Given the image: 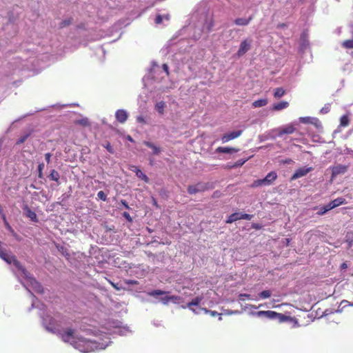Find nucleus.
<instances>
[{"mask_svg":"<svg viewBox=\"0 0 353 353\" xmlns=\"http://www.w3.org/2000/svg\"><path fill=\"white\" fill-rule=\"evenodd\" d=\"M163 19L168 21L169 15H161V14L157 15L155 18V23L157 24H160L163 21Z\"/></svg>","mask_w":353,"mask_h":353,"instance_id":"nucleus-36","label":"nucleus"},{"mask_svg":"<svg viewBox=\"0 0 353 353\" xmlns=\"http://www.w3.org/2000/svg\"><path fill=\"white\" fill-rule=\"evenodd\" d=\"M165 106V103L163 101H159L155 105V110L159 113L163 114L164 111V108Z\"/></svg>","mask_w":353,"mask_h":353,"instance_id":"nucleus-29","label":"nucleus"},{"mask_svg":"<svg viewBox=\"0 0 353 353\" xmlns=\"http://www.w3.org/2000/svg\"><path fill=\"white\" fill-rule=\"evenodd\" d=\"M240 150L232 147H222V154H234L238 152Z\"/></svg>","mask_w":353,"mask_h":353,"instance_id":"nucleus-25","label":"nucleus"},{"mask_svg":"<svg viewBox=\"0 0 353 353\" xmlns=\"http://www.w3.org/2000/svg\"><path fill=\"white\" fill-rule=\"evenodd\" d=\"M0 258L2 259L6 263L10 264L12 260V256L9 254L6 250H3L0 247Z\"/></svg>","mask_w":353,"mask_h":353,"instance_id":"nucleus-15","label":"nucleus"},{"mask_svg":"<svg viewBox=\"0 0 353 353\" xmlns=\"http://www.w3.org/2000/svg\"><path fill=\"white\" fill-rule=\"evenodd\" d=\"M210 188V185L208 183L199 182L196 184L189 185L188 192L190 194H195L196 193L203 192Z\"/></svg>","mask_w":353,"mask_h":353,"instance_id":"nucleus-6","label":"nucleus"},{"mask_svg":"<svg viewBox=\"0 0 353 353\" xmlns=\"http://www.w3.org/2000/svg\"><path fill=\"white\" fill-rule=\"evenodd\" d=\"M48 178L50 180L56 181L57 183H59V179H60V174L57 170L53 169L50 171V173L48 175Z\"/></svg>","mask_w":353,"mask_h":353,"instance_id":"nucleus-20","label":"nucleus"},{"mask_svg":"<svg viewBox=\"0 0 353 353\" xmlns=\"http://www.w3.org/2000/svg\"><path fill=\"white\" fill-rule=\"evenodd\" d=\"M191 23L189 28H194V34L192 36L194 40L200 39L204 30H211L213 27L212 17L205 6H202L195 10L191 16Z\"/></svg>","mask_w":353,"mask_h":353,"instance_id":"nucleus-1","label":"nucleus"},{"mask_svg":"<svg viewBox=\"0 0 353 353\" xmlns=\"http://www.w3.org/2000/svg\"><path fill=\"white\" fill-rule=\"evenodd\" d=\"M70 23H71L70 19L64 20V21H63L60 23V27H61V28L65 27V26H68L69 24H70Z\"/></svg>","mask_w":353,"mask_h":353,"instance_id":"nucleus-47","label":"nucleus"},{"mask_svg":"<svg viewBox=\"0 0 353 353\" xmlns=\"http://www.w3.org/2000/svg\"><path fill=\"white\" fill-rule=\"evenodd\" d=\"M128 283L134 284V283H137V281H130V282H128Z\"/></svg>","mask_w":353,"mask_h":353,"instance_id":"nucleus-62","label":"nucleus"},{"mask_svg":"<svg viewBox=\"0 0 353 353\" xmlns=\"http://www.w3.org/2000/svg\"><path fill=\"white\" fill-rule=\"evenodd\" d=\"M123 216L125 217L129 222H131L132 221V219L130 216V214L127 212H124L123 213Z\"/></svg>","mask_w":353,"mask_h":353,"instance_id":"nucleus-50","label":"nucleus"},{"mask_svg":"<svg viewBox=\"0 0 353 353\" xmlns=\"http://www.w3.org/2000/svg\"><path fill=\"white\" fill-rule=\"evenodd\" d=\"M179 299L180 297L177 296H165L161 297L160 300L164 305H167L170 301H176Z\"/></svg>","mask_w":353,"mask_h":353,"instance_id":"nucleus-19","label":"nucleus"},{"mask_svg":"<svg viewBox=\"0 0 353 353\" xmlns=\"http://www.w3.org/2000/svg\"><path fill=\"white\" fill-rule=\"evenodd\" d=\"M115 117L119 123H123L126 121L128 117V114L126 110L120 109L115 113Z\"/></svg>","mask_w":353,"mask_h":353,"instance_id":"nucleus-10","label":"nucleus"},{"mask_svg":"<svg viewBox=\"0 0 353 353\" xmlns=\"http://www.w3.org/2000/svg\"><path fill=\"white\" fill-rule=\"evenodd\" d=\"M52 154L50 152H48L45 154V159L47 162V163H49L50 162Z\"/></svg>","mask_w":353,"mask_h":353,"instance_id":"nucleus-52","label":"nucleus"},{"mask_svg":"<svg viewBox=\"0 0 353 353\" xmlns=\"http://www.w3.org/2000/svg\"><path fill=\"white\" fill-rule=\"evenodd\" d=\"M110 154H114V150L113 149L112 146L111 145V144L110 143V142L107 141L105 143H104L103 145H102Z\"/></svg>","mask_w":353,"mask_h":353,"instance_id":"nucleus-38","label":"nucleus"},{"mask_svg":"<svg viewBox=\"0 0 353 353\" xmlns=\"http://www.w3.org/2000/svg\"><path fill=\"white\" fill-rule=\"evenodd\" d=\"M272 293L270 290H263L259 294L261 299H267L271 296Z\"/></svg>","mask_w":353,"mask_h":353,"instance_id":"nucleus-39","label":"nucleus"},{"mask_svg":"<svg viewBox=\"0 0 353 353\" xmlns=\"http://www.w3.org/2000/svg\"><path fill=\"white\" fill-rule=\"evenodd\" d=\"M341 304H345L344 307L346 306V305L353 306V303H351L350 302H349V301H347L346 300H343L341 302Z\"/></svg>","mask_w":353,"mask_h":353,"instance_id":"nucleus-55","label":"nucleus"},{"mask_svg":"<svg viewBox=\"0 0 353 353\" xmlns=\"http://www.w3.org/2000/svg\"><path fill=\"white\" fill-rule=\"evenodd\" d=\"M77 123L82 125L83 126H87L89 125V121L88 118H83L80 120H78Z\"/></svg>","mask_w":353,"mask_h":353,"instance_id":"nucleus-44","label":"nucleus"},{"mask_svg":"<svg viewBox=\"0 0 353 353\" xmlns=\"http://www.w3.org/2000/svg\"><path fill=\"white\" fill-rule=\"evenodd\" d=\"M137 121L138 123H143V124H145V123H146V121H145V120L144 117H143V116H141V115L138 116V117H137Z\"/></svg>","mask_w":353,"mask_h":353,"instance_id":"nucleus-49","label":"nucleus"},{"mask_svg":"<svg viewBox=\"0 0 353 353\" xmlns=\"http://www.w3.org/2000/svg\"><path fill=\"white\" fill-rule=\"evenodd\" d=\"M143 144L147 147L151 148L152 150V154L154 155H158L161 152V150L159 147L157 146L155 144L150 141H143Z\"/></svg>","mask_w":353,"mask_h":353,"instance_id":"nucleus-14","label":"nucleus"},{"mask_svg":"<svg viewBox=\"0 0 353 353\" xmlns=\"http://www.w3.org/2000/svg\"><path fill=\"white\" fill-rule=\"evenodd\" d=\"M201 297H195L194 299H193L192 300V301H190V303H188V307L191 310H192L194 312H195V310H194V308L192 307L193 306H197L199 305V303H201Z\"/></svg>","mask_w":353,"mask_h":353,"instance_id":"nucleus-21","label":"nucleus"},{"mask_svg":"<svg viewBox=\"0 0 353 353\" xmlns=\"http://www.w3.org/2000/svg\"><path fill=\"white\" fill-rule=\"evenodd\" d=\"M238 220H241L240 212H234L229 216L226 223H231Z\"/></svg>","mask_w":353,"mask_h":353,"instance_id":"nucleus-22","label":"nucleus"},{"mask_svg":"<svg viewBox=\"0 0 353 353\" xmlns=\"http://www.w3.org/2000/svg\"><path fill=\"white\" fill-rule=\"evenodd\" d=\"M121 203L124 206L125 209H130V207L126 201L122 199L121 200Z\"/></svg>","mask_w":353,"mask_h":353,"instance_id":"nucleus-54","label":"nucleus"},{"mask_svg":"<svg viewBox=\"0 0 353 353\" xmlns=\"http://www.w3.org/2000/svg\"><path fill=\"white\" fill-rule=\"evenodd\" d=\"M312 118L307 117H301L300 121L302 123H313V121H312Z\"/></svg>","mask_w":353,"mask_h":353,"instance_id":"nucleus-45","label":"nucleus"},{"mask_svg":"<svg viewBox=\"0 0 353 353\" xmlns=\"http://www.w3.org/2000/svg\"><path fill=\"white\" fill-rule=\"evenodd\" d=\"M242 296H249V295L248 294H241L240 295V297H242ZM241 300H244L243 298H241Z\"/></svg>","mask_w":353,"mask_h":353,"instance_id":"nucleus-59","label":"nucleus"},{"mask_svg":"<svg viewBox=\"0 0 353 353\" xmlns=\"http://www.w3.org/2000/svg\"><path fill=\"white\" fill-rule=\"evenodd\" d=\"M205 312H210V314L212 316H219V319H221V314L218 313L217 312H215V311H208L205 310Z\"/></svg>","mask_w":353,"mask_h":353,"instance_id":"nucleus-53","label":"nucleus"},{"mask_svg":"<svg viewBox=\"0 0 353 353\" xmlns=\"http://www.w3.org/2000/svg\"><path fill=\"white\" fill-rule=\"evenodd\" d=\"M268 100L266 99H261L253 102L252 106L254 108H261L266 105Z\"/></svg>","mask_w":353,"mask_h":353,"instance_id":"nucleus-23","label":"nucleus"},{"mask_svg":"<svg viewBox=\"0 0 353 353\" xmlns=\"http://www.w3.org/2000/svg\"><path fill=\"white\" fill-rule=\"evenodd\" d=\"M48 330H50L52 332H54L52 328L48 327Z\"/></svg>","mask_w":353,"mask_h":353,"instance_id":"nucleus-64","label":"nucleus"},{"mask_svg":"<svg viewBox=\"0 0 353 353\" xmlns=\"http://www.w3.org/2000/svg\"><path fill=\"white\" fill-rule=\"evenodd\" d=\"M347 171V167L345 165L339 164L334 166L332 170V177L334 178L336 176L343 174Z\"/></svg>","mask_w":353,"mask_h":353,"instance_id":"nucleus-11","label":"nucleus"},{"mask_svg":"<svg viewBox=\"0 0 353 353\" xmlns=\"http://www.w3.org/2000/svg\"><path fill=\"white\" fill-rule=\"evenodd\" d=\"M252 19V17H250L248 19L237 18L234 20V23L237 26H247L249 24Z\"/></svg>","mask_w":353,"mask_h":353,"instance_id":"nucleus-17","label":"nucleus"},{"mask_svg":"<svg viewBox=\"0 0 353 353\" xmlns=\"http://www.w3.org/2000/svg\"><path fill=\"white\" fill-rule=\"evenodd\" d=\"M296 130V128L294 127V125L290 124L285 126L282 127L279 129V132L278 135L279 137L282 136L284 134H292Z\"/></svg>","mask_w":353,"mask_h":353,"instance_id":"nucleus-12","label":"nucleus"},{"mask_svg":"<svg viewBox=\"0 0 353 353\" xmlns=\"http://www.w3.org/2000/svg\"><path fill=\"white\" fill-rule=\"evenodd\" d=\"M17 268H18L19 274H21L22 276L26 279L36 292L39 294L43 293V288L42 285L34 277H32L28 271L26 270L24 266H17Z\"/></svg>","mask_w":353,"mask_h":353,"instance_id":"nucleus-3","label":"nucleus"},{"mask_svg":"<svg viewBox=\"0 0 353 353\" xmlns=\"http://www.w3.org/2000/svg\"><path fill=\"white\" fill-rule=\"evenodd\" d=\"M3 219L4 221V223H5V225H6V229L10 232L12 233V234L13 236H16V233L14 231V230L12 229V228L10 226V225L8 223L7 220H6V218L5 216V215H3Z\"/></svg>","mask_w":353,"mask_h":353,"instance_id":"nucleus-37","label":"nucleus"},{"mask_svg":"<svg viewBox=\"0 0 353 353\" xmlns=\"http://www.w3.org/2000/svg\"><path fill=\"white\" fill-rule=\"evenodd\" d=\"M323 207L325 208L326 210H327V212L334 208L332 201L328 203L327 205H323Z\"/></svg>","mask_w":353,"mask_h":353,"instance_id":"nucleus-48","label":"nucleus"},{"mask_svg":"<svg viewBox=\"0 0 353 353\" xmlns=\"http://www.w3.org/2000/svg\"><path fill=\"white\" fill-rule=\"evenodd\" d=\"M277 174L274 171L269 172L264 178L265 185H270L276 179Z\"/></svg>","mask_w":353,"mask_h":353,"instance_id":"nucleus-13","label":"nucleus"},{"mask_svg":"<svg viewBox=\"0 0 353 353\" xmlns=\"http://www.w3.org/2000/svg\"><path fill=\"white\" fill-rule=\"evenodd\" d=\"M285 90L283 88H276L274 90V96L275 98H281L285 94Z\"/></svg>","mask_w":353,"mask_h":353,"instance_id":"nucleus-32","label":"nucleus"},{"mask_svg":"<svg viewBox=\"0 0 353 353\" xmlns=\"http://www.w3.org/2000/svg\"><path fill=\"white\" fill-rule=\"evenodd\" d=\"M349 124V117L347 115L345 114V115H343L341 117V119H340V125L343 127H346Z\"/></svg>","mask_w":353,"mask_h":353,"instance_id":"nucleus-34","label":"nucleus"},{"mask_svg":"<svg viewBox=\"0 0 353 353\" xmlns=\"http://www.w3.org/2000/svg\"><path fill=\"white\" fill-rule=\"evenodd\" d=\"M332 202L334 207L336 208V207H338L341 205L345 203V199L343 197H339V198H336V199L332 201Z\"/></svg>","mask_w":353,"mask_h":353,"instance_id":"nucleus-31","label":"nucleus"},{"mask_svg":"<svg viewBox=\"0 0 353 353\" xmlns=\"http://www.w3.org/2000/svg\"><path fill=\"white\" fill-rule=\"evenodd\" d=\"M312 170L313 168L312 167H302L295 171L291 177V180H295L296 179L304 176Z\"/></svg>","mask_w":353,"mask_h":353,"instance_id":"nucleus-8","label":"nucleus"},{"mask_svg":"<svg viewBox=\"0 0 353 353\" xmlns=\"http://www.w3.org/2000/svg\"><path fill=\"white\" fill-rule=\"evenodd\" d=\"M163 69L166 72V74L168 75L169 74V71H168V66L167 64L164 63L163 65Z\"/></svg>","mask_w":353,"mask_h":353,"instance_id":"nucleus-56","label":"nucleus"},{"mask_svg":"<svg viewBox=\"0 0 353 353\" xmlns=\"http://www.w3.org/2000/svg\"><path fill=\"white\" fill-rule=\"evenodd\" d=\"M255 315L258 317H265L269 319H278L280 323L288 319V316L272 310L258 311L255 313Z\"/></svg>","mask_w":353,"mask_h":353,"instance_id":"nucleus-4","label":"nucleus"},{"mask_svg":"<svg viewBox=\"0 0 353 353\" xmlns=\"http://www.w3.org/2000/svg\"><path fill=\"white\" fill-rule=\"evenodd\" d=\"M128 141H131V142H132V141H133V139H132V138L130 136H128Z\"/></svg>","mask_w":353,"mask_h":353,"instance_id":"nucleus-58","label":"nucleus"},{"mask_svg":"<svg viewBox=\"0 0 353 353\" xmlns=\"http://www.w3.org/2000/svg\"><path fill=\"white\" fill-rule=\"evenodd\" d=\"M346 151L347 154H352V152H353V151L349 148H346Z\"/></svg>","mask_w":353,"mask_h":353,"instance_id":"nucleus-57","label":"nucleus"},{"mask_svg":"<svg viewBox=\"0 0 353 353\" xmlns=\"http://www.w3.org/2000/svg\"><path fill=\"white\" fill-rule=\"evenodd\" d=\"M134 169L132 170L135 172L137 176L148 183L149 181L148 177L140 169L137 168V167H134Z\"/></svg>","mask_w":353,"mask_h":353,"instance_id":"nucleus-18","label":"nucleus"},{"mask_svg":"<svg viewBox=\"0 0 353 353\" xmlns=\"http://www.w3.org/2000/svg\"><path fill=\"white\" fill-rule=\"evenodd\" d=\"M288 105H289L288 102H287V101H281V102H279L278 103L274 104L273 109L274 110H276V111L281 110H283L284 108H288Z\"/></svg>","mask_w":353,"mask_h":353,"instance_id":"nucleus-24","label":"nucleus"},{"mask_svg":"<svg viewBox=\"0 0 353 353\" xmlns=\"http://www.w3.org/2000/svg\"><path fill=\"white\" fill-rule=\"evenodd\" d=\"M30 134H31L30 132H25L23 134H21L19 137V138L18 139V140L17 141L16 144L20 145V144L23 143L30 136Z\"/></svg>","mask_w":353,"mask_h":353,"instance_id":"nucleus-26","label":"nucleus"},{"mask_svg":"<svg viewBox=\"0 0 353 353\" xmlns=\"http://www.w3.org/2000/svg\"><path fill=\"white\" fill-rule=\"evenodd\" d=\"M250 157L241 159L238 160L234 165L229 166L230 168H238L242 166Z\"/></svg>","mask_w":353,"mask_h":353,"instance_id":"nucleus-33","label":"nucleus"},{"mask_svg":"<svg viewBox=\"0 0 353 353\" xmlns=\"http://www.w3.org/2000/svg\"><path fill=\"white\" fill-rule=\"evenodd\" d=\"M57 248L63 256H65L66 257L68 262L72 263V261L70 259V253L67 248L62 245H57Z\"/></svg>","mask_w":353,"mask_h":353,"instance_id":"nucleus-16","label":"nucleus"},{"mask_svg":"<svg viewBox=\"0 0 353 353\" xmlns=\"http://www.w3.org/2000/svg\"><path fill=\"white\" fill-rule=\"evenodd\" d=\"M330 103H326L322 108L321 110H320V112L321 114H327L330 112Z\"/></svg>","mask_w":353,"mask_h":353,"instance_id":"nucleus-42","label":"nucleus"},{"mask_svg":"<svg viewBox=\"0 0 353 353\" xmlns=\"http://www.w3.org/2000/svg\"><path fill=\"white\" fill-rule=\"evenodd\" d=\"M342 46L347 49H353V39L345 40L342 43Z\"/></svg>","mask_w":353,"mask_h":353,"instance_id":"nucleus-35","label":"nucleus"},{"mask_svg":"<svg viewBox=\"0 0 353 353\" xmlns=\"http://www.w3.org/2000/svg\"><path fill=\"white\" fill-rule=\"evenodd\" d=\"M44 168V163H39L38 165V176L40 179H43V170Z\"/></svg>","mask_w":353,"mask_h":353,"instance_id":"nucleus-40","label":"nucleus"},{"mask_svg":"<svg viewBox=\"0 0 353 353\" xmlns=\"http://www.w3.org/2000/svg\"><path fill=\"white\" fill-rule=\"evenodd\" d=\"M97 196L99 199L105 201L107 200V195L103 191H99L97 193Z\"/></svg>","mask_w":353,"mask_h":353,"instance_id":"nucleus-43","label":"nucleus"},{"mask_svg":"<svg viewBox=\"0 0 353 353\" xmlns=\"http://www.w3.org/2000/svg\"><path fill=\"white\" fill-rule=\"evenodd\" d=\"M167 293H168L167 292L163 291V290H152L151 292H148L147 294H148V295H149L150 296H159V295L166 294Z\"/></svg>","mask_w":353,"mask_h":353,"instance_id":"nucleus-30","label":"nucleus"},{"mask_svg":"<svg viewBox=\"0 0 353 353\" xmlns=\"http://www.w3.org/2000/svg\"><path fill=\"white\" fill-rule=\"evenodd\" d=\"M22 209L26 216L29 218L32 222L37 223L39 221L37 214L28 205H24Z\"/></svg>","mask_w":353,"mask_h":353,"instance_id":"nucleus-9","label":"nucleus"},{"mask_svg":"<svg viewBox=\"0 0 353 353\" xmlns=\"http://www.w3.org/2000/svg\"><path fill=\"white\" fill-rule=\"evenodd\" d=\"M327 212V210L325 209L323 206H321L319 208V211L316 212V214L319 216L325 214Z\"/></svg>","mask_w":353,"mask_h":353,"instance_id":"nucleus-46","label":"nucleus"},{"mask_svg":"<svg viewBox=\"0 0 353 353\" xmlns=\"http://www.w3.org/2000/svg\"><path fill=\"white\" fill-rule=\"evenodd\" d=\"M312 121H313V123L314 125H316L317 128H319V126L321 127V122L319 121V120L316 118H312Z\"/></svg>","mask_w":353,"mask_h":353,"instance_id":"nucleus-51","label":"nucleus"},{"mask_svg":"<svg viewBox=\"0 0 353 353\" xmlns=\"http://www.w3.org/2000/svg\"><path fill=\"white\" fill-rule=\"evenodd\" d=\"M310 43L309 41L306 39L301 38V41L300 44V51L305 52L309 48Z\"/></svg>","mask_w":353,"mask_h":353,"instance_id":"nucleus-27","label":"nucleus"},{"mask_svg":"<svg viewBox=\"0 0 353 353\" xmlns=\"http://www.w3.org/2000/svg\"><path fill=\"white\" fill-rule=\"evenodd\" d=\"M252 42L253 40L251 38L243 39L240 43L239 50L235 54V56L239 58L246 54L251 49Z\"/></svg>","mask_w":353,"mask_h":353,"instance_id":"nucleus-5","label":"nucleus"},{"mask_svg":"<svg viewBox=\"0 0 353 353\" xmlns=\"http://www.w3.org/2000/svg\"><path fill=\"white\" fill-rule=\"evenodd\" d=\"M216 151H217L218 152H221V147H218V148L216 149Z\"/></svg>","mask_w":353,"mask_h":353,"instance_id":"nucleus-61","label":"nucleus"},{"mask_svg":"<svg viewBox=\"0 0 353 353\" xmlns=\"http://www.w3.org/2000/svg\"><path fill=\"white\" fill-rule=\"evenodd\" d=\"M253 216H254L252 214L240 212L241 219L250 221L253 218Z\"/></svg>","mask_w":353,"mask_h":353,"instance_id":"nucleus-41","label":"nucleus"},{"mask_svg":"<svg viewBox=\"0 0 353 353\" xmlns=\"http://www.w3.org/2000/svg\"><path fill=\"white\" fill-rule=\"evenodd\" d=\"M243 130H238L230 132L225 133L222 135V143H227L230 140L234 139L241 135Z\"/></svg>","mask_w":353,"mask_h":353,"instance_id":"nucleus-7","label":"nucleus"},{"mask_svg":"<svg viewBox=\"0 0 353 353\" xmlns=\"http://www.w3.org/2000/svg\"><path fill=\"white\" fill-rule=\"evenodd\" d=\"M349 242V246L351 247L352 245V241H350L349 239L347 240Z\"/></svg>","mask_w":353,"mask_h":353,"instance_id":"nucleus-60","label":"nucleus"},{"mask_svg":"<svg viewBox=\"0 0 353 353\" xmlns=\"http://www.w3.org/2000/svg\"><path fill=\"white\" fill-rule=\"evenodd\" d=\"M59 334L63 342L69 343L80 352H90L97 347V343L76 334L75 330L72 328H66Z\"/></svg>","mask_w":353,"mask_h":353,"instance_id":"nucleus-2","label":"nucleus"},{"mask_svg":"<svg viewBox=\"0 0 353 353\" xmlns=\"http://www.w3.org/2000/svg\"><path fill=\"white\" fill-rule=\"evenodd\" d=\"M260 186H266L265 181H264V179L255 180L250 185V187L252 188L260 187Z\"/></svg>","mask_w":353,"mask_h":353,"instance_id":"nucleus-28","label":"nucleus"},{"mask_svg":"<svg viewBox=\"0 0 353 353\" xmlns=\"http://www.w3.org/2000/svg\"><path fill=\"white\" fill-rule=\"evenodd\" d=\"M291 161H292L291 159H288V160H285V162L287 163H290Z\"/></svg>","mask_w":353,"mask_h":353,"instance_id":"nucleus-63","label":"nucleus"}]
</instances>
